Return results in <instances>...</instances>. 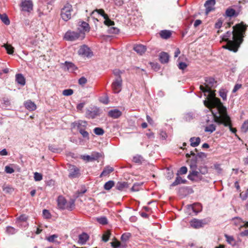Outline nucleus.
<instances>
[{
	"label": "nucleus",
	"mask_w": 248,
	"mask_h": 248,
	"mask_svg": "<svg viewBox=\"0 0 248 248\" xmlns=\"http://www.w3.org/2000/svg\"><path fill=\"white\" fill-rule=\"evenodd\" d=\"M3 104L6 107L10 106L11 105L10 100L8 98L3 97L2 98Z\"/></svg>",
	"instance_id": "56"
},
{
	"label": "nucleus",
	"mask_w": 248,
	"mask_h": 248,
	"mask_svg": "<svg viewBox=\"0 0 248 248\" xmlns=\"http://www.w3.org/2000/svg\"><path fill=\"white\" fill-rule=\"evenodd\" d=\"M73 12V7L71 4L66 3L61 9V16L62 20L67 21L72 17V13Z\"/></svg>",
	"instance_id": "4"
},
{
	"label": "nucleus",
	"mask_w": 248,
	"mask_h": 248,
	"mask_svg": "<svg viewBox=\"0 0 248 248\" xmlns=\"http://www.w3.org/2000/svg\"><path fill=\"white\" fill-rule=\"evenodd\" d=\"M188 209L192 210L194 212L198 213L201 210V205L200 203L193 205H188Z\"/></svg>",
	"instance_id": "26"
},
{
	"label": "nucleus",
	"mask_w": 248,
	"mask_h": 248,
	"mask_svg": "<svg viewBox=\"0 0 248 248\" xmlns=\"http://www.w3.org/2000/svg\"><path fill=\"white\" fill-rule=\"evenodd\" d=\"M89 238V235L86 233L83 232L79 235L78 243L81 245H84L86 243Z\"/></svg>",
	"instance_id": "23"
},
{
	"label": "nucleus",
	"mask_w": 248,
	"mask_h": 248,
	"mask_svg": "<svg viewBox=\"0 0 248 248\" xmlns=\"http://www.w3.org/2000/svg\"><path fill=\"white\" fill-rule=\"evenodd\" d=\"M219 93L220 96L223 99V100H226L227 91L225 89L220 90Z\"/></svg>",
	"instance_id": "44"
},
{
	"label": "nucleus",
	"mask_w": 248,
	"mask_h": 248,
	"mask_svg": "<svg viewBox=\"0 0 248 248\" xmlns=\"http://www.w3.org/2000/svg\"><path fill=\"white\" fill-rule=\"evenodd\" d=\"M33 2L31 0H22L20 3L21 11L30 13L33 10Z\"/></svg>",
	"instance_id": "6"
},
{
	"label": "nucleus",
	"mask_w": 248,
	"mask_h": 248,
	"mask_svg": "<svg viewBox=\"0 0 248 248\" xmlns=\"http://www.w3.org/2000/svg\"><path fill=\"white\" fill-rule=\"evenodd\" d=\"M189 223L191 227L194 229H199L202 227L207 223L204 219L200 220L196 218L192 219Z\"/></svg>",
	"instance_id": "12"
},
{
	"label": "nucleus",
	"mask_w": 248,
	"mask_h": 248,
	"mask_svg": "<svg viewBox=\"0 0 248 248\" xmlns=\"http://www.w3.org/2000/svg\"><path fill=\"white\" fill-rule=\"evenodd\" d=\"M28 217L24 215H20L18 217L16 218V223L18 226L19 227L26 228L28 226V224L27 223Z\"/></svg>",
	"instance_id": "10"
},
{
	"label": "nucleus",
	"mask_w": 248,
	"mask_h": 248,
	"mask_svg": "<svg viewBox=\"0 0 248 248\" xmlns=\"http://www.w3.org/2000/svg\"><path fill=\"white\" fill-rule=\"evenodd\" d=\"M217 109V112H214L212 110H211L214 121L218 124H223L225 126H229L230 130L235 133L237 130L232 126L231 118L227 114L226 107L223 106Z\"/></svg>",
	"instance_id": "3"
},
{
	"label": "nucleus",
	"mask_w": 248,
	"mask_h": 248,
	"mask_svg": "<svg viewBox=\"0 0 248 248\" xmlns=\"http://www.w3.org/2000/svg\"><path fill=\"white\" fill-rule=\"evenodd\" d=\"M150 66L155 71H158L160 68L158 63H150Z\"/></svg>",
	"instance_id": "55"
},
{
	"label": "nucleus",
	"mask_w": 248,
	"mask_h": 248,
	"mask_svg": "<svg viewBox=\"0 0 248 248\" xmlns=\"http://www.w3.org/2000/svg\"><path fill=\"white\" fill-rule=\"evenodd\" d=\"M79 36L78 32L68 31L65 33L64 38L67 41H74L78 39Z\"/></svg>",
	"instance_id": "8"
},
{
	"label": "nucleus",
	"mask_w": 248,
	"mask_h": 248,
	"mask_svg": "<svg viewBox=\"0 0 248 248\" xmlns=\"http://www.w3.org/2000/svg\"><path fill=\"white\" fill-rule=\"evenodd\" d=\"M131 234L130 233H124L122 235L121 239L122 241L126 242L128 240Z\"/></svg>",
	"instance_id": "45"
},
{
	"label": "nucleus",
	"mask_w": 248,
	"mask_h": 248,
	"mask_svg": "<svg viewBox=\"0 0 248 248\" xmlns=\"http://www.w3.org/2000/svg\"><path fill=\"white\" fill-rule=\"evenodd\" d=\"M113 170L114 169L112 167H111L110 166H106L103 170L102 173H101L100 176L102 177L107 176L110 173L112 172Z\"/></svg>",
	"instance_id": "31"
},
{
	"label": "nucleus",
	"mask_w": 248,
	"mask_h": 248,
	"mask_svg": "<svg viewBox=\"0 0 248 248\" xmlns=\"http://www.w3.org/2000/svg\"><path fill=\"white\" fill-rule=\"evenodd\" d=\"M232 223L233 225L238 227L239 229L244 227L243 225L244 224V221L240 217H235L232 219Z\"/></svg>",
	"instance_id": "19"
},
{
	"label": "nucleus",
	"mask_w": 248,
	"mask_h": 248,
	"mask_svg": "<svg viewBox=\"0 0 248 248\" xmlns=\"http://www.w3.org/2000/svg\"><path fill=\"white\" fill-rule=\"evenodd\" d=\"M5 171L7 173H12L14 172V170L12 167L6 166L5 168Z\"/></svg>",
	"instance_id": "58"
},
{
	"label": "nucleus",
	"mask_w": 248,
	"mask_h": 248,
	"mask_svg": "<svg viewBox=\"0 0 248 248\" xmlns=\"http://www.w3.org/2000/svg\"><path fill=\"white\" fill-rule=\"evenodd\" d=\"M247 26L243 22L233 27L232 31H228L222 37V40L227 42L223 47L230 51L236 52L243 41Z\"/></svg>",
	"instance_id": "1"
},
{
	"label": "nucleus",
	"mask_w": 248,
	"mask_h": 248,
	"mask_svg": "<svg viewBox=\"0 0 248 248\" xmlns=\"http://www.w3.org/2000/svg\"><path fill=\"white\" fill-rule=\"evenodd\" d=\"M24 105L25 108L30 111H33L36 109V106L35 103L30 100L26 101Z\"/></svg>",
	"instance_id": "22"
},
{
	"label": "nucleus",
	"mask_w": 248,
	"mask_h": 248,
	"mask_svg": "<svg viewBox=\"0 0 248 248\" xmlns=\"http://www.w3.org/2000/svg\"><path fill=\"white\" fill-rule=\"evenodd\" d=\"M73 93V90L72 89H66L63 91L62 94L64 96H69Z\"/></svg>",
	"instance_id": "51"
},
{
	"label": "nucleus",
	"mask_w": 248,
	"mask_h": 248,
	"mask_svg": "<svg viewBox=\"0 0 248 248\" xmlns=\"http://www.w3.org/2000/svg\"><path fill=\"white\" fill-rule=\"evenodd\" d=\"M97 221L102 225H106L108 224V219L105 217L97 218Z\"/></svg>",
	"instance_id": "43"
},
{
	"label": "nucleus",
	"mask_w": 248,
	"mask_h": 248,
	"mask_svg": "<svg viewBox=\"0 0 248 248\" xmlns=\"http://www.w3.org/2000/svg\"><path fill=\"white\" fill-rule=\"evenodd\" d=\"M241 130L245 133L248 131V120L244 122L241 126Z\"/></svg>",
	"instance_id": "49"
},
{
	"label": "nucleus",
	"mask_w": 248,
	"mask_h": 248,
	"mask_svg": "<svg viewBox=\"0 0 248 248\" xmlns=\"http://www.w3.org/2000/svg\"><path fill=\"white\" fill-rule=\"evenodd\" d=\"M187 171V168L185 166L182 167L178 171V172L177 173V175H178L179 174H185L186 173Z\"/></svg>",
	"instance_id": "50"
},
{
	"label": "nucleus",
	"mask_w": 248,
	"mask_h": 248,
	"mask_svg": "<svg viewBox=\"0 0 248 248\" xmlns=\"http://www.w3.org/2000/svg\"><path fill=\"white\" fill-rule=\"evenodd\" d=\"M78 131L84 138L87 140L89 139V133L86 131L85 129H80Z\"/></svg>",
	"instance_id": "40"
},
{
	"label": "nucleus",
	"mask_w": 248,
	"mask_h": 248,
	"mask_svg": "<svg viewBox=\"0 0 248 248\" xmlns=\"http://www.w3.org/2000/svg\"><path fill=\"white\" fill-rule=\"evenodd\" d=\"M74 207L75 202L73 200H71L68 202H67L65 209L71 211L74 208Z\"/></svg>",
	"instance_id": "36"
},
{
	"label": "nucleus",
	"mask_w": 248,
	"mask_h": 248,
	"mask_svg": "<svg viewBox=\"0 0 248 248\" xmlns=\"http://www.w3.org/2000/svg\"><path fill=\"white\" fill-rule=\"evenodd\" d=\"M79 175V170L75 166H70L69 167V177L74 178L78 177Z\"/></svg>",
	"instance_id": "14"
},
{
	"label": "nucleus",
	"mask_w": 248,
	"mask_h": 248,
	"mask_svg": "<svg viewBox=\"0 0 248 248\" xmlns=\"http://www.w3.org/2000/svg\"><path fill=\"white\" fill-rule=\"evenodd\" d=\"M0 19L6 25H8L10 23V20L8 16L5 14H0Z\"/></svg>",
	"instance_id": "34"
},
{
	"label": "nucleus",
	"mask_w": 248,
	"mask_h": 248,
	"mask_svg": "<svg viewBox=\"0 0 248 248\" xmlns=\"http://www.w3.org/2000/svg\"><path fill=\"white\" fill-rule=\"evenodd\" d=\"M215 80L213 78H209L205 79V87L201 85L200 90L204 93H208L207 97V100L204 101V105L210 109L213 108H218L223 106L222 103L219 99L215 97V93L214 91L211 90L215 84Z\"/></svg>",
	"instance_id": "2"
},
{
	"label": "nucleus",
	"mask_w": 248,
	"mask_h": 248,
	"mask_svg": "<svg viewBox=\"0 0 248 248\" xmlns=\"http://www.w3.org/2000/svg\"><path fill=\"white\" fill-rule=\"evenodd\" d=\"M202 175L200 172L197 170H192L188 174L187 178L192 181H197L202 179Z\"/></svg>",
	"instance_id": "15"
},
{
	"label": "nucleus",
	"mask_w": 248,
	"mask_h": 248,
	"mask_svg": "<svg viewBox=\"0 0 248 248\" xmlns=\"http://www.w3.org/2000/svg\"><path fill=\"white\" fill-rule=\"evenodd\" d=\"M186 182V180H183L180 176H177L175 181L171 185V186H176L180 184H184Z\"/></svg>",
	"instance_id": "33"
},
{
	"label": "nucleus",
	"mask_w": 248,
	"mask_h": 248,
	"mask_svg": "<svg viewBox=\"0 0 248 248\" xmlns=\"http://www.w3.org/2000/svg\"><path fill=\"white\" fill-rule=\"evenodd\" d=\"M87 79L84 77H81L78 79V83L81 85H84L87 82Z\"/></svg>",
	"instance_id": "59"
},
{
	"label": "nucleus",
	"mask_w": 248,
	"mask_h": 248,
	"mask_svg": "<svg viewBox=\"0 0 248 248\" xmlns=\"http://www.w3.org/2000/svg\"><path fill=\"white\" fill-rule=\"evenodd\" d=\"M110 235V232L109 231H107L104 233V234L102 236V240L105 242H107L109 239Z\"/></svg>",
	"instance_id": "47"
},
{
	"label": "nucleus",
	"mask_w": 248,
	"mask_h": 248,
	"mask_svg": "<svg viewBox=\"0 0 248 248\" xmlns=\"http://www.w3.org/2000/svg\"><path fill=\"white\" fill-rule=\"evenodd\" d=\"M114 185V182L112 180L108 181L106 182L104 186V188L105 189L108 190H110Z\"/></svg>",
	"instance_id": "37"
},
{
	"label": "nucleus",
	"mask_w": 248,
	"mask_h": 248,
	"mask_svg": "<svg viewBox=\"0 0 248 248\" xmlns=\"http://www.w3.org/2000/svg\"><path fill=\"white\" fill-rule=\"evenodd\" d=\"M94 133L99 136L103 135L104 133V130L100 127H95L93 129Z\"/></svg>",
	"instance_id": "42"
},
{
	"label": "nucleus",
	"mask_w": 248,
	"mask_h": 248,
	"mask_svg": "<svg viewBox=\"0 0 248 248\" xmlns=\"http://www.w3.org/2000/svg\"><path fill=\"white\" fill-rule=\"evenodd\" d=\"M57 202L58 206L60 209H65L67 201L62 196H59L57 200Z\"/></svg>",
	"instance_id": "21"
},
{
	"label": "nucleus",
	"mask_w": 248,
	"mask_h": 248,
	"mask_svg": "<svg viewBox=\"0 0 248 248\" xmlns=\"http://www.w3.org/2000/svg\"><path fill=\"white\" fill-rule=\"evenodd\" d=\"M215 3V0H208L205 2L204 6L206 8L205 13L206 15L213 10Z\"/></svg>",
	"instance_id": "17"
},
{
	"label": "nucleus",
	"mask_w": 248,
	"mask_h": 248,
	"mask_svg": "<svg viewBox=\"0 0 248 248\" xmlns=\"http://www.w3.org/2000/svg\"><path fill=\"white\" fill-rule=\"evenodd\" d=\"M43 216L46 218H49L50 217V214L49 212V211L47 210L44 209L43 211Z\"/></svg>",
	"instance_id": "60"
},
{
	"label": "nucleus",
	"mask_w": 248,
	"mask_h": 248,
	"mask_svg": "<svg viewBox=\"0 0 248 248\" xmlns=\"http://www.w3.org/2000/svg\"><path fill=\"white\" fill-rule=\"evenodd\" d=\"M122 79L121 77H116L113 82L112 87L115 93H119L122 89Z\"/></svg>",
	"instance_id": "11"
},
{
	"label": "nucleus",
	"mask_w": 248,
	"mask_h": 248,
	"mask_svg": "<svg viewBox=\"0 0 248 248\" xmlns=\"http://www.w3.org/2000/svg\"><path fill=\"white\" fill-rule=\"evenodd\" d=\"M96 15H100L104 17V18L105 19V20L104 22L105 25L110 26L113 25L114 24V22L110 20L109 19L108 16L104 13V10L102 9H96L94 10L93 12H92V13H91V16L93 17V18L94 20L98 21V20H97V19L95 18Z\"/></svg>",
	"instance_id": "5"
},
{
	"label": "nucleus",
	"mask_w": 248,
	"mask_h": 248,
	"mask_svg": "<svg viewBox=\"0 0 248 248\" xmlns=\"http://www.w3.org/2000/svg\"><path fill=\"white\" fill-rule=\"evenodd\" d=\"M190 141L191 146L195 147L199 145L201 141V139L199 137H192L190 138Z\"/></svg>",
	"instance_id": "30"
},
{
	"label": "nucleus",
	"mask_w": 248,
	"mask_h": 248,
	"mask_svg": "<svg viewBox=\"0 0 248 248\" xmlns=\"http://www.w3.org/2000/svg\"><path fill=\"white\" fill-rule=\"evenodd\" d=\"M224 236L228 243H229L232 246H234L236 245V242L232 236L229 235L228 234H225L224 235Z\"/></svg>",
	"instance_id": "28"
},
{
	"label": "nucleus",
	"mask_w": 248,
	"mask_h": 248,
	"mask_svg": "<svg viewBox=\"0 0 248 248\" xmlns=\"http://www.w3.org/2000/svg\"><path fill=\"white\" fill-rule=\"evenodd\" d=\"M34 179L35 181H40L42 180V175L37 172L34 173Z\"/></svg>",
	"instance_id": "48"
},
{
	"label": "nucleus",
	"mask_w": 248,
	"mask_h": 248,
	"mask_svg": "<svg viewBox=\"0 0 248 248\" xmlns=\"http://www.w3.org/2000/svg\"><path fill=\"white\" fill-rule=\"evenodd\" d=\"M146 135L149 139H153L155 137L154 133L150 129L148 130V132L146 133Z\"/></svg>",
	"instance_id": "64"
},
{
	"label": "nucleus",
	"mask_w": 248,
	"mask_h": 248,
	"mask_svg": "<svg viewBox=\"0 0 248 248\" xmlns=\"http://www.w3.org/2000/svg\"><path fill=\"white\" fill-rule=\"evenodd\" d=\"M159 34L162 38L166 39L170 37L171 33L170 31L163 30L160 31Z\"/></svg>",
	"instance_id": "32"
},
{
	"label": "nucleus",
	"mask_w": 248,
	"mask_h": 248,
	"mask_svg": "<svg viewBox=\"0 0 248 248\" xmlns=\"http://www.w3.org/2000/svg\"><path fill=\"white\" fill-rule=\"evenodd\" d=\"M108 31L110 33L117 34L119 32V30L117 28L111 27L109 29Z\"/></svg>",
	"instance_id": "57"
},
{
	"label": "nucleus",
	"mask_w": 248,
	"mask_h": 248,
	"mask_svg": "<svg viewBox=\"0 0 248 248\" xmlns=\"http://www.w3.org/2000/svg\"><path fill=\"white\" fill-rule=\"evenodd\" d=\"M75 125L77 127L78 130L80 129H85L87 125V123L84 121H79L75 123Z\"/></svg>",
	"instance_id": "29"
},
{
	"label": "nucleus",
	"mask_w": 248,
	"mask_h": 248,
	"mask_svg": "<svg viewBox=\"0 0 248 248\" xmlns=\"http://www.w3.org/2000/svg\"><path fill=\"white\" fill-rule=\"evenodd\" d=\"M159 60L160 62H168L170 59L169 54L165 52H162L159 54Z\"/></svg>",
	"instance_id": "25"
},
{
	"label": "nucleus",
	"mask_w": 248,
	"mask_h": 248,
	"mask_svg": "<svg viewBox=\"0 0 248 248\" xmlns=\"http://www.w3.org/2000/svg\"><path fill=\"white\" fill-rule=\"evenodd\" d=\"M62 68L71 72H74L77 69L74 63H62Z\"/></svg>",
	"instance_id": "18"
},
{
	"label": "nucleus",
	"mask_w": 248,
	"mask_h": 248,
	"mask_svg": "<svg viewBox=\"0 0 248 248\" xmlns=\"http://www.w3.org/2000/svg\"><path fill=\"white\" fill-rule=\"evenodd\" d=\"M79 55L91 58L93 55V52L90 48L86 45H83L80 47L78 51Z\"/></svg>",
	"instance_id": "7"
},
{
	"label": "nucleus",
	"mask_w": 248,
	"mask_h": 248,
	"mask_svg": "<svg viewBox=\"0 0 248 248\" xmlns=\"http://www.w3.org/2000/svg\"><path fill=\"white\" fill-rule=\"evenodd\" d=\"M225 13L227 16L232 17L235 15V11L232 8H228Z\"/></svg>",
	"instance_id": "38"
},
{
	"label": "nucleus",
	"mask_w": 248,
	"mask_h": 248,
	"mask_svg": "<svg viewBox=\"0 0 248 248\" xmlns=\"http://www.w3.org/2000/svg\"><path fill=\"white\" fill-rule=\"evenodd\" d=\"M58 236L57 234H53L46 238V239L50 242H54L55 239L58 238Z\"/></svg>",
	"instance_id": "52"
},
{
	"label": "nucleus",
	"mask_w": 248,
	"mask_h": 248,
	"mask_svg": "<svg viewBox=\"0 0 248 248\" xmlns=\"http://www.w3.org/2000/svg\"><path fill=\"white\" fill-rule=\"evenodd\" d=\"M199 172L201 173V174H205L207 173L208 172V169L207 168L206 166L201 167L199 169Z\"/></svg>",
	"instance_id": "54"
},
{
	"label": "nucleus",
	"mask_w": 248,
	"mask_h": 248,
	"mask_svg": "<svg viewBox=\"0 0 248 248\" xmlns=\"http://www.w3.org/2000/svg\"><path fill=\"white\" fill-rule=\"evenodd\" d=\"M99 115V109L96 107L91 108L86 111V116L88 118L93 119Z\"/></svg>",
	"instance_id": "9"
},
{
	"label": "nucleus",
	"mask_w": 248,
	"mask_h": 248,
	"mask_svg": "<svg viewBox=\"0 0 248 248\" xmlns=\"http://www.w3.org/2000/svg\"><path fill=\"white\" fill-rule=\"evenodd\" d=\"M133 49L139 55H142L147 50L146 46L142 44H136L134 45Z\"/></svg>",
	"instance_id": "16"
},
{
	"label": "nucleus",
	"mask_w": 248,
	"mask_h": 248,
	"mask_svg": "<svg viewBox=\"0 0 248 248\" xmlns=\"http://www.w3.org/2000/svg\"><path fill=\"white\" fill-rule=\"evenodd\" d=\"M187 66L186 63H179L178 67L180 69L184 70Z\"/></svg>",
	"instance_id": "63"
},
{
	"label": "nucleus",
	"mask_w": 248,
	"mask_h": 248,
	"mask_svg": "<svg viewBox=\"0 0 248 248\" xmlns=\"http://www.w3.org/2000/svg\"><path fill=\"white\" fill-rule=\"evenodd\" d=\"M16 80L19 84L23 86L25 84V79L21 74H17L16 76Z\"/></svg>",
	"instance_id": "27"
},
{
	"label": "nucleus",
	"mask_w": 248,
	"mask_h": 248,
	"mask_svg": "<svg viewBox=\"0 0 248 248\" xmlns=\"http://www.w3.org/2000/svg\"><path fill=\"white\" fill-rule=\"evenodd\" d=\"M128 187V184L125 182H118L116 186V189L120 191L124 190Z\"/></svg>",
	"instance_id": "24"
},
{
	"label": "nucleus",
	"mask_w": 248,
	"mask_h": 248,
	"mask_svg": "<svg viewBox=\"0 0 248 248\" xmlns=\"http://www.w3.org/2000/svg\"><path fill=\"white\" fill-rule=\"evenodd\" d=\"M4 47L5 48L7 53L9 54H12L14 52V47L10 44H5L4 45Z\"/></svg>",
	"instance_id": "41"
},
{
	"label": "nucleus",
	"mask_w": 248,
	"mask_h": 248,
	"mask_svg": "<svg viewBox=\"0 0 248 248\" xmlns=\"http://www.w3.org/2000/svg\"><path fill=\"white\" fill-rule=\"evenodd\" d=\"M143 157L140 155H137L133 158V161L136 163H141Z\"/></svg>",
	"instance_id": "46"
},
{
	"label": "nucleus",
	"mask_w": 248,
	"mask_h": 248,
	"mask_svg": "<svg viewBox=\"0 0 248 248\" xmlns=\"http://www.w3.org/2000/svg\"><path fill=\"white\" fill-rule=\"evenodd\" d=\"M81 27L85 31H89V25L86 22H82L81 24Z\"/></svg>",
	"instance_id": "53"
},
{
	"label": "nucleus",
	"mask_w": 248,
	"mask_h": 248,
	"mask_svg": "<svg viewBox=\"0 0 248 248\" xmlns=\"http://www.w3.org/2000/svg\"><path fill=\"white\" fill-rule=\"evenodd\" d=\"M216 130V125L214 124H210L207 126L205 128V132L212 133Z\"/></svg>",
	"instance_id": "39"
},
{
	"label": "nucleus",
	"mask_w": 248,
	"mask_h": 248,
	"mask_svg": "<svg viewBox=\"0 0 248 248\" xmlns=\"http://www.w3.org/2000/svg\"><path fill=\"white\" fill-rule=\"evenodd\" d=\"M6 232L8 235H13L17 232V230L11 226H7L6 229Z\"/></svg>",
	"instance_id": "35"
},
{
	"label": "nucleus",
	"mask_w": 248,
	"mask_h": 248,
	"mask_svg": "<svg viewBox=\"0 0 248 248\" xmlns=\"http://www.w3.org/2000/svg\"><path fill=\"white\" fill-rule=\"evenodd\" d=\"M100 156L99 153H93L91 155H83L81 158L86 162L93 161L97 160Z\"/></svg>",
	"instance_id": "13"
},
{
	"label": "nucleus",
	"mask_w": 248,
	"mask_h": 248,
	"mask_svg": "<svg viewBox=\"0 0 248 248\" xmlns=\"http://www.w3.org/2000/svg\"><path fill=\"white\" fill-rule=\"evenodd\" d=\"M108 115L112 118L117 119L121 116L122 112L118 109H114L109 110Z\"/></svg>",
	"instance_id": "20"
},
{
	"label": "nucleus",
	"mask_w": 248,
	"mask_h": 248,
	"mask_svg": "<svg viewBox=\"0 0 248 248\" xmlns=\"http://www.w3.org/2000/svg\"><path fill=\"white\" fill-rule=\"evenodd\" d=\"M3 191H4L5 193H11L13 191V189L12 188H11L10 186H5L3 187L2 188Z\"/></svg>",
	"instance_id": "61"
},
{
	"label": "nucleus",
	"mask_w": 248,
	"mask_h": 248,
	"mask_svg": "<svg viewBox=\"0 0 248 248\" xmlns=\"http://www.w3.org/2000/svg\"><path fill=\"white\" fill-rule=\"evenodd\" d=\"M111 245L114 248H117L119 247L121 245V243L120 242L116 241L115 242H112L111 243Z\"/></svg>",
	"instance_id": "62"
}]
</instances>
